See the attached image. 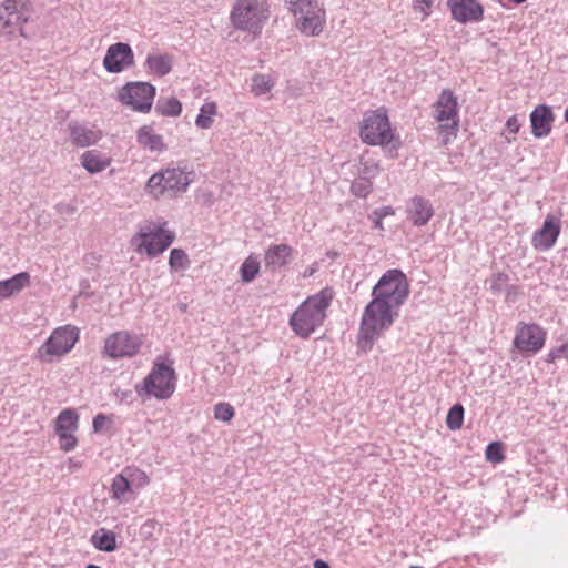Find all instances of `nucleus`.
Returning a JSON list of instances; mask_svg holds the SVG:
<instances>
[{"label": "nucleus", "mask_w": 568, "mask_h": 568, "mask_svg": "<svg viewBox=\"0 0 568 568\" xmlns=\"http://www.w3.org/2000/svg\"><path fill=\"white\" fill-rule=\"evenodd\" d=\"M373 300L364 310L358 334V347L366 353L372 349L374 338L388 328L398 316L397 308L409 295L406 275L397 268L386 271L374 286Z\"/></svg>", "instance_id": "obj_1"}, {"label": "nucleus", "mask_w": 568, "mask_h": 568, "mask_svg": "<svg viewBox=\"0 0 568 568\" xmlns=\"http://www.w3.org/2000/svg\"><path fill=\"white\" fill-rule=\"evenodd\" d=\"M332 295L327 290L310 296L291 316L290 324L293 331L302 336H310L326 317Z\"/></svg>", "instance_id": "obj_2"}, {"label": "nucleus", "mask_w": 568, "mask_h": 568, "mask_svg": "<svg viewBox=\"0 0 568 568\" xmlns=\"http://www.w3.org/2000/svg\"><path fill=\"white\" fill-rule=\"evenodd\" d=\"M230 18L235 29L257 36L270 18V6L267 0H236Z\"/></svg>", "instance_id": "obj_3"}, {"label": "nucleus", "mask_w": 568, "mask_h": 568, "mask_svg": "<svg viewBox=\"0 0 568 568\" xmlns=\"http://www.w3.org/2000/svg\"><path fill=\"white\" fill-rule=\"evenodd\" d=\"M178 375L172 364L155 363L151 372L135 389L140 396L154 397L160 400L169 399L175 392Z\"/></svg>", "instance_id": "obj_4"}, {"label": "nucleus", "mask_w": 568, "mask_h": 568, "mask_svg": "<svg viewBox=\"0 0 568 568\" xmlns=\"http://www.w3.org/2000/svg\"><path fill=\"white\" fill-rule=\"evenodd\" d=\"M192 175V172H186L181 168H166L151 175L145 189L149 193L154 195V197H160L165 194L169 197H175L178 194L187 190L193 181Z\"/></svg>", "instance_id": "obj_5"}, {"label": "nucleus", "mask_w": 568, "mask_h": 568, "mask_svg": "<svg viewBox=\"0 0 568 568\" xmlns=\"http://www.w3.org/2000/svg\"><path fill=\"white\" fill-rule=\"evenodd\" d=\"M286 4L298 17V28L303 33L317 36L322 32L324 11L317 0H286Z\"/></svg>", "instance_id": "obj_6"}, {"label": "nucleus", "mask_w": 568, "mask_h": 568, "mask_svg": "<svg viewBox=\"0 0 568 568\" xmlns=\"http://www.w3.org/2000/svg\"><path fill=\"white\" fill-rule=\"evenodd\" d=\"M363 142L369 145H386L394 138L388 116L381 109L364 115L359 132Z\"/></svg>", "instance_id": "obj_7"}, {"label": "nucleus", "mask_w": 568, "mask_h": 568, "mask_svg": "<svg viewBox=\"0 0 568 568\" xmlns=\"http://www.w3.org/2000/svg\"><path fill=\"white\" fill-rule=\"evenodd\" d=\"M166 222L154 226L153 229L141 230L132 239V243L136 245L139 254L146 253L154 257L164 252L174 241L175 235L172 231L165 230Z\"/></svg>", "instance_id": "obj_8"}, {"label": "nucleus", "mask_w": 568, "mask_h": 568, "mask_svg": "<svg viewBox=\"0 0 568 568\" xmlns=\"http://www.w3.org/2000/svg\"><path fill=\"white\" fill-rule=\"evenodd\" d=\"M155 87L149 82H129L119 91V100L132 110L146 113L151 110Z\"/></svg>", "instance_id": "obj_9"}, {"label": "nucleus", "mask_w": 568, "mask_h": 568, "mask_svg": "<svg viewBox=\"0 0 568 568\" xmlns=\"http://www.w3.org/2000/svg\"><path fill=\"white\" fill-rule=\"evenodd\" d=\"M435 119L443 123L439 124V132H447L455 134L458 129V103L457 98L453 91L445 89L438 97V100L434 103Z\"/></svg>", "instance_id": "obj_10"}, {"label": "nucleus", "mask_w": 568, "mask_h": 568, "mask_svg": "<svg viewBox=\"0 0 568 568\" xmlns=\"http://www.w3.org/2000/svg\"><path fill=\"white\" fill-rule=\"evenodd\" d=\"M79 428V414L73 408L60 412L54 422V430L59 437V446L63 452L73 450L78 445L75 433Z\"/></svg>", "instance_id": "obj_11"}, {"label": "nucleus", "mask_w": 568, "mask_h": 568, "mask_svg": "<svg viewBox=\"0 0 568 568\" xmlns=\"http://www.w3.org/2000/svg\"><path fill=\"white\" fill-rule=\"evenodd\" d=\"M79 339V328L67 325L53 331L38 355H64L69 353Z\"/></svg>", "instance_id": "obj_12"}, {"label": "nucleus", "mask_w": 568, "mask_h": 568, "mask_svg": "<svg viewBox=\"0 0 568 568\" xmlns=\"http://www.w3.org/2000/svg\"><path fill=\"white\" fill-rule=\"evenodd\" d=\"M141 345L138 335L128 331L115 332L105 339L103 355H135Z\"/></svg>", "instance_id": "obj_13"}, {"label": "nucleus", "mask_w": 568, "mask_h": 568, "mask_svg": "<svg viewBox=\"0 0 568 568\" xmlns=\"http://www.w3.org/2000/svg\"><path fill=\"white\" fill-rule=\"evenodd\" d=\"M134 64V54L131 47L124 42L110 45L103 59V65L110 73H119L124 68Z\"/></svg>", "instance_id": "obj_14"}, {"label": "nucleus", "mask_w": 568, "mask_h": 568, "mask_svg": "<svg viewBox=\"0 0 568 568\" xmlns=\"http://www.w3.org/2000/svg\"><path fill=\"white\" fill-rule=\"evenodd\" d=\"M546 333L537 324H523L516 333L514 344L520 352H538L545 344Z\"/></svg>", "instance_id": "obj_15"}, {"label": "nucleus", "mask_w": 568, "mask_h": 568, "mask_svg": "<svg viewBox=\"0 0 568 568\" xmlns=\"http://www.w3.org/2000/svg\"><path fill=\"white\" fill-rule=\"evenodd\" d=\"M29 0H4L0 8V20L4 27H21L30 19Z\"/></svg>", "instance_id": "obj_16"}, {"label": "nucleus", "mask_w": 568, "mask_h": 568, "mask_svg": "<svg viewBox=\"0 0 568 568\" xmlns=\"http://www.w3.org/2000/svg\"><path fill=\"white\" fill-rule=\"evenodd\" d=\"M452 18L460 23L477 22L483 19L484 8L477 0H447Z\"/></svg>", "instance_id": "obj_17"}, {"label": "nucleus", "mask_w": 568, "mask_h": 568, "mask_svg": "<svg viewBox=\"0 0 568 568\" xmlns=\"http://www.w3.org/2000/svg\"><path fill=\"white\" fill-rule=\"evenodd\" d=\"M560 222L554 215H547L541 229L536 231L532 236V245L537 250L547 251L551 248L559 234H560Z\"/></svg>", "instance_id": "obj_18"}, {"label": "nucleus", "mask_w": 568, "mask_h": 568, "mask_svg": "<svg viewBox=\"0 0 568 568\" xmlns=\"http://www.w3.org/2000/svg\"><path fill=\"white\" fill-rule=\"evenodd\" d=\"M531 133L535 138L541 139L551 132L555 122L552 108L547 104H538L529 115Z\"/></svg>", "instance_id": "obj_19"}, {"label": "nucleus", "mask_w": 568, "mask_h": 568, "mask_svg": "<svg viewBox=\"0 0 568 568\" xmlns=\"http://www.w3.org/2000/svg\"><path fill=\"white\" fill-rule=\"evenodd\" d=\"M407 219L415 226L426 225L434 215V209L429 200L423 196H414L407 204Z\"/></svg>", "instance_id": "obj_20"}, {"label": "nucleus", "mask_w": 568, "mask_h": 568, "mask_svg": "<svg viewBox=\"0 0 568 568\" xmlns=\"http://www.w3.org/2000/svg\"><path fill=\"white\" fill-rule=\"evenodd\" d=\"M292 260V247L287 244H275L268 247L265 253V267L276 272L285 267Z\"/></svg>", "instance_id": "obj_21"}, {"label": "nucleus", "mask_w": 568, "mask_h": 568, "mask_svg": "<svg viewBox=\"0 0 568 568\" xmlns=\"http://www.w3.org/2000/svg\"><path fill=\"white\" fill-rule=\"evenodd\" d=\"M30 285V274L21 272L14 276L0 281V301L17 295Z\"/></svg>", "instance_id": "obj_22"}, {"label": "nucleus", "mask_w": 568, "mask_h": 568, "mask_svg": "<svg viewBox=\"0 0 568 568\" xmlns=\"http://www.w3.org/2000/svg\"><path fill=\"white\" fill-rule=\"evenodd\" d=\"M69 131L72 142L80 148H85L94 144L99 139L100 134L78 122L69 123Z\"/></svg>", "instance_id": "obj_23"}, {"label": "nucleus", "mask_w": 568, "mask_h": 568, "mask_svg": "<svg viewBox=\"0 0 568 568\" xmlns=\"http://www.w3.org/2000/svg\"><path fill=\"white\" fill-rule=\"evenodd\" d=\"M136 140L141 146L151 152L162 151L165 148L162 136L154 133L151 125H143L136 132Z\"/></svg>", "instance_id": "obj_24"}, {"label": "nucleus", "mask_w": 568, "mask_h": 568, "mask_svg": "<svg viewBox=\"0 0 568 568\" xmlns=\"http://www.w3.org/2000/svg\"><path fill=\"white\" fill-rule=\"evenodd\" d=\"M111 163L109 158H104L97 150L85 151L81 156L82 166L91 174L105 170Z\"/></svg>", "instance_id": "obj_25"}, {"label": "nucleus", "mask_w": 568, "mask_h": 568, "mask_svg": "<svg viewBox=\"0 0 568 568\" xmlns=\"http://www.w3.org/2000/svg\"><path fill=\"white\" fill-rule=\"evenodd\" d=\"M91 544L100 551L111 552L116 549V537L113 531L100 528L91 536Z\"/></svg>", "instance_id": "obj_26"}, {"label": "nucleus", "mask_w": 568, "mask_h": 568, "mask_svg": "<svg viewBox=\"0 0 568 568\" xmlns=\"http://www.w3.org/2000/svg\"><path fill=\"white\" fill-rule=\"evenodd\" d=\"M146 64L159 77L166 75L172 69V60L166 54L149 55Z\"/></svg>", "instance_id": "obj_27"}, {"label": "nucleus", "mask_w": 568, "mask_h": 568, "mask_svg": "<svg viewBox=\"0 0 568 568\" xmlns=\"http://www.w3.org/2000/svg\"><path fill=\"white\" fill-rule=\"evenodd\" d=\"M131 490V483L123 474H118L111 484V497L120 503L125 501V495Z\"/></svg>", "instance_id": "obj_28"}, {"label": "nucleus", "mask_w": 568, "mask_h": 568, "mask_svg": "<svg viewBox=\"0 0 568 568\" xmlns=\"http://www.w3.org/2000/svg\"><path fill=\"white\" fill-rule=\"evenodd\" d=\"M182 104L176 98L159 99L155 104V112L165 116H178L181 114Z\"/></svg>", "instance_id": "obj_29"}, {"label": "nucleus", "mask_w": 568, "mask_h": 568, "mask_svg": "<svg viewBox=\"0 0 568 568\" xmlns=\"http://www.w3.org/2000/svg\"><path fill=\"white\" fill-rule=\"evenodd\" d=\"M216 114V104L214 102L204 103L195 119V124L200 129H210L213 124V116Z\"/></svg>", "instance_id": "obj_30"}, {"label": "nucleus", "mask_w": 568, "mask_h": 568, "mask_svg": "<svg viewBox=\"0 0 568 568\" xmlns=\"http://www.w3.org/2000/svg\"><path fill=\"white\" fill-rule=\"evenodd\" d=\"M260 262L256 257L250 255L240 267L241 280L244 283H251L260 272Z\"/></svg>", "instance_id": "obj_31"}, {"label": "nucleus", "mask_w": 568, "mask_h": 568, "mask_svg": "<svg viewBox=\"0 0 568 568\" xmlns=\"http://www.w3.org/2000/svg\"><path fill=\"white\" fill-rule=\"evenodd\" d=\"M191 261L182 248H173L170 253L169 265L172 272L185 271L190 267Z\"/></svg>", "instance_id": "obj_32"}, {"label": "nucleus", "mask_w": 568, "mask_h": 568, "mask_svg": "<svg viewBox=\"0 0 568 568\" xmlns=\"http://www.w3.org/2000/svg\"><path fill=\"white\" fill-rule=\"evenodd\" d=\"M274 87L272 78L267 74H254L252 78L251 90L255 95H263Z\"/></svg>", "instance_id": "obj_33"}, {"label": "nucleus", "mask_w": 568, "mask_h": 568, "mask_svg": "<svg viewBox=\"0 0 568 568\" xmlns=\"http://www.w3.org/2000/svg\"><path fill=\"white\" fill-rule=\"evenodd\" d=\"M509 277L505 273L494 274L489 281L490 290L495 294H500L503 292L507 293V298L510 297V290H515L514 285L508 284Z\"/></svg>", "instance_id": "obj_34"}, {"label": "nucleus", "mask_w": 568, "mask_h": 568, "mask_svg": "<svg viewBox=\"0 0 568 568\" xmlns=\"http://www.w3.org/2000/svg\"><path fill=\"white\" fill-rule=\"evenodd\" d=\"M464 422V407L460 404H455L447 414L446 425L450 430L460 429Z\"/></svg>", "instance_id": "obj_35"}, {"label": "nucleus", "mask_w": 568, "mask_h": 568, "mask_svg": "<svg viewBox=\"0 0 568 568\" xmlns=\"http://www.w3.org/2000/svg\"><path fill=\"white\" fill-rule=\"evenodd\" d=\"M485 458L493 464H500L505 460L504 446L500 442L490 443L485 449Z\"/></svg>", "instance_id": "obj_36"}, {"label": "nucleus", "mask_w": 568, "mask_h": 568, "mask_svg": "<svg viewBox=\"0 0 568 568\" xmlns=\"http://www.w3.org/2000/svg\"><path fill=\"white\" fill-rule=\"evenodd\" d=\"M372 182L366 176H359L353 181L351 185V191L355 196L358 197H367L372 192Z\"/></svg>", "instance_id": "obj_37"}, {"label": "nucleus", "mask_w": 568, "mask_h": 568, "mask_svg": "<svg viewBox=\"0 0 568 568\" xmlns=\"http://www.w3.org/2000/svg\"><path fill=\"white\" fill-rule=\"evenodd\" d=\"M128 478L131 483V486H135L136 488H143L150 484V477L144 470L139 468H126Z\"/></svg>", "instance_id": "obj_38"}, {"label": "nucleus", "mask_w": 568, "mask_h": 568, "mask_svg": "<svg viewBox=\"0 0 568 568\" xmlns=\"http://www.w3.org/2000/svg\"><path fill=\"white\" fill-rule=\"evenodd\" d=\"M235 415L233 406L229 403H219L214 407V418L222 422H231Z\"/></svg>", "instance_id": "obj_39"}, {"label": "nucleus", "mask_w": 568, "mask_h": 568, "mask_svg": "<svg viewBox=\"0 0 568 568\" xmlns=\"http://www.w3.org/2000/svg\"><path fill=\"white\" fill-rule=\"evenodd\" d=\"M111 422H112L111 416L100 413L93 418V423H92L93 430L95 433H100L101 430H103L105 425Z\"/></svg>", "instance_id": "obj_40"}, {"label": "nucleus", "mask_w": 568, "mask_h": 568, "mask_svg": "<svg viewBox=\"0 0 568 568\" xmlns=\"http://www.w3.org/2000/svg\"><path fill=\"white\" fill-rule=\"evenodd\" d=\"M520 126L521 124L517 115H511L510 118H508L506 122V129L510 134L515 135L516 133H518Z\"/></svg>", "instance_id": "obj_41"}, {"label": "nucleus", "mask_w": 568, "mask_h": 568, "mask_svg": "<svg viewBox=\"0 0 568 568\" xmlns=\"http://www.w3.org/2000/svg\"><path fill=\"white\" fill-rule=\"evenodd\" d=\"M54 209L61 215H72L75 212V207L69 203H59Z\"/></svg>", "instance_id": "obj_42"}, {"label": "nucleus", "mask_w": 568, "mask_h": 568, "mask_svg": "<svg viewBox=\"0 0 568 568\" xmlns=\"http://www.w3.org/2000/svg\"><path fill=\"white\" fill-rule=\"evenodd\" d=\"M378 172V165H368L367 163L364 164L361 175L359 176H366L372 178Z\"/></svg>", "instance_id": "obj_43"}, {"label": "nucleus", "mask_w": 568, "mask_h": 568, "mask_svg": "<svg viewBox=\"0 0 568 568\" xmlns=\"http://www.w3.org/2000/svg\"><path fill=\"white\" fill-rule=\"evenodd\" d=\"M374 216H378L379 219H384L388 215H393L394 214V209L392 206H383L381 209H376L374 211Z\"/></svg>", "instance_id": "obj_44"}, {"label": "nucleus", "mask_w": 568, "mask_h": 568, "mask_svg": "<svg viewBox=\"0 0 568 568\" xmlns=\"http://www.w3.org/2000/svg\"><path fill=\"white\" fill-rule=\"evenodd\" d=\"M415 2L417 4H423L420 9L425 13V16H428L429 12L427 11V9H429L433 6L434 0H415Z\"/></svg>", "instance_id": "obj_45"}, {"label": "nucleus", "mask_w": 568, "mask_h": 568, "mask_svg": "<svg viewBox=\"0 0 568 568\" xmlns=\"http://www.w3.org/2000/svg\"><path fill=\"white\" fill-rule=\"evenodd\" d=\"M314 568H331L327 562H325L324 560H321V559H317L315 562H314Z\"/></svg>", "instance_id": "obj_46"}, {"label": "nucleus", "mask_w": 568, "mask_h": 568, "mask_svg": "<svg viewBox=\"0 0 568 568\" xmlns=\"http://www.w3.org/2000/svg\"><path fill=\"white\" fill-rule=\"evenodd\" d=\"M382 220H383V219H379L378 216H375V219H374V227H375V229L383 230V223H382Z\"/></svg>", "instance_id": "obj_47"}, {"label": "nucleus", "mask_w": 568, "mask_h": 568, "mask_svg": "<svg viewBox=\"0 0 568 568\" xmlns=\"http://www.w3.org/2000/svg\"><path fill=\"white\" fill-rule=\"evenodd\" d=\"M568 349V344H562L559 348H558V352L559 353H564Z\"/></svg>", "instance_id": "obj_48"}, {"label": "nucleus", "mask_w": 568, "mask_h": 568, "mask_svg": "<svg viewBox=\"0 0 568 568\" xmlns=\"http://www.w3.org/2000/svg\"><path fill=\"white\" fill-rule=\"evenodd\" d=\"M517 292H518L517 286H515V290H510V297H509V298H511L513 296H515V295L517 294Z\"/></svg>", "instance_id": "obj_49"}, {"label": "nucleus", "mask_w": 568, "mask_h": 568, "mask_svg": "<svg viewBox=\"0 0 568 568\" xmlns=\"http://www.w3.org/2000/svg\"><path fill=\"white\" fill-rule=\"evenodd\" d=\"M509 1L513 3H516V4H520V3L525 2L526 0H509Z\"/></svg>", "instance_id": "obj_50"}, {"label": "nucleus", "mask_w": 568, "mask_h": 568, "mask_svg": "<svg viewBox=\"0 0 568 568\" xmlns=\"http://www.w3.org/2000/svg\"><path fill=\"white\" fill-rule=\"evenodd\" d=\"M564 118H565V121L568 123V106L565 110Z\"/></svg>", "instance_id": "obj_51"}, {"label": "nucleus", "mask_w": 568, "mask_h": 568, "mask_svg": "<svg viewBox=\"0 0 568 568\" xmlns=\"http://www.w3.org/2000/svg\"><path fill=\"white\" fill-rule=\"evenodd\" d=\"M506 140H507L508 142H511L513 140H515V136H507V135H506Z\"/></svg>", "instance_id": "obj_52"}, {"label": "nucleus", "mask_w": 568, "mask_h": 568, "mask_svg": "<svg viewBox=\"0 0 568 568\" xmlns=\"http://www.w3.org/2000/svg\"><path fill=\"white\" fill-rule=\"evenodd\" d=\"M85 568H101V567L95 566V565H88Z\"/></svg>", "instance_id": "obj_53"}, {"label": "nucleus", "mask_w": 568, "mask_h": 568, "mask_svg": "<svg viewBox=\"0 0 568 568\" xmlns=\"http://www.w3.org/2000/svg\"><path fill=\"white\" fill-rule=\"evenodd\" d=\"M180 308H181L182 311H185V310H186V304H182V305H180Z\"/></svg>", "instance_id": "obj_54"}, {"label": "nucleus", "mask_w": 568, "mask_h": 568, "mask_svg": "<svg viewBox=\"0 0 568 568\" xmlns=\"http://www.w3.org/2000/svg\"><path fill=\"white\" fill-rule=\"evenodd\" d=\"M566 144L568 145V133L565 135Z\"/></svg>", "instance_id": "obj_55"}, {"label": "nucleus", "mask_w": 568, "mask_h": 568, "mask_svg": "<svg viewBox=\"0 0 568 568\" xmlns=\"http://www.w3.org/2000/svg\"><path fill=\"white\" fill-rule=\"evenodd\" d=\"M410 568H423V567H419V566H413V567H410Z\"/></svg>", "instance_id": "obj_56"}]
</instances>
